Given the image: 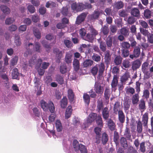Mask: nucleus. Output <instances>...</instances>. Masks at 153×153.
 I'll use <instances>...</instances> for the list:
<instances>
[{
  "label": "nucleus",
  "instance_id": "nucleus-59",
  "mask_svg": "<svg viewBox=\"0 0 153 153\" xmlns=\"http://www.w3.org/2000/svg\"><path fill=\"white\" fill-rule=\"evenodd\" d=\"M128 74L126 73H125L121 77L120 81L121 83H125L128 79Z\"/></svg>",
  "mask_w": 153,
  "mask_h": 153
},
{
  "label": "nucleus",
  "instance_id": "nucleus-46",
  "mask_svg": "<svg viewBox=\"0 0 153 153\" xmlns=\"http://www.w3.org/2000/svg\"><path fill=\"white\" fill-rule=\"evenodd\" d=\"M123 6L124 4L121 1H117L114 4V7L115 8L118 9H121L123 7Z\"/></svg>",
  "mask_w": 153,
  "mask_h": 153
},
{
  "label": "nucleus",
  "instance_id": "nucleus-5",
  "mask_svg": "<svg viewBox=\"0 0 153 153\" xmlns=\"http://www.w3.org/2000/svg\"><path fill=\"white\" fill-rule=\"evenodd\" d=\"M118 76L117 75H114L111 81V85L112 89L116 90V87L118 84Z\"/></svg>",
  "mask_w": 153,
  "mask_h": 153
},
{
  "label": "nucleus",
  "instance_id": "nucleus-55",
  "mask_svg": "<svg viewBox=\"0 0 153 153\" xmlns=\"http://www.w3.org/2000/svg\"><path fill=\"white\" fill-rule=\"evenodd\" d=\"M60 72L64 74H65L67 71V67L66 65H61L60 67Z\"/></svg>",
  "mask_w": 153,
  "mask_h": 153
},
{
  "label": "nucleus",
  "instance_id": "nucleus-18",
  "mask_svg": "<svg viewBox=\"0 0 153 153\" xmlns=\"http://www.w3.org/2000/svg\"><path fill=\"white\" fill-rule=\"evenodd\" d=\"M72 106L71 105L68 106L67 108L65 113V117L66 119H68L71 117L72 111Z\"/></svg>",
  "mask_w": 153,
  "mask_h": 153
},
{
  "label": "nucleus",
  "instance_id": "nucleus-16",
  "mask_svg": "<svg viewBox=\"0 0 153 153\" xmlns=\"http://www.w3.org/2000/svg\"><path fill=\"white\" fill-rule=\"evenodd\" d=\"M120 140V136L118 133L116 131H115L114 134L113 141L116 144V146L119 145Z\"/></svg>",
  "mask_w": 153,
  "mask_h": 153
},
{
  "label": "nucleus",
  "instance_id": "nucleus-4",
  "mask_svg": "<svg viewBox=\"0 0 153 153\" xmlns=\"http://www.w3.org/2000/svg\"><path fill=\"white\" fill-rule=\"evenodd\" d=\"M88 14L87 12H83L78 16L76 19V24L79 25L84 21Z\"/></svg>",
  "mask_w": 153,
  "mask_h": 153
},
{
  "label": "nucleus",
  "instance_id": "nucleus-60",
  "mask_svg": "<svg viewBox=\"0 0 153 153\" xmlns=\"http://www.w3.org/2000/svg\"><path fill=\"white\" fill-rule=\"evenodd\" d=\"M140 32L145 36H148L150 33L149 32L148 30H146V29L140 28Z\"/></svg>",
  "mask_w": 153,
  "mask_h": 153
},
{
  "label": "nucleus",
  "instance_id": "nucleus-51",
  "mask_svg": "<svg viewBox=\"0 0 153 153\" xmlns=\"http://www.w3.org/2000/svg\"><path fill=\"white\" fill-rule=\"evenodd\" d=\"M121 51V55L123 57H127L129 55V50H122Z\"/></svg>",
  "mask_w": 153,
  "mask_h": 153
},
{
  "label": "nucleus",
  "instance_id": "nucleus-13",
  "mask_svg": "<svg viewBox=\"0 0 153 153\" xmlns=\"http://www.w3.org/2000/svg\"><path fill=\"white\" fill-rule=\"evenodd\" d=\"M97 116V114L94 113H91L87 119V123H91L95 120Z\"/></svg>",
  "mask_w": 153,
  "mask_h": 153
},
{
  "label": "nucleus",
  "instance_id": "nucleus-56",
  "mask_svg": "<svg viewBox=\"0 0 153 153\" xmlns=\"http://www.w3.org/2000/svg\"><path fill=\"white\" fill-rule=\"evenodd\" d=\"M100 14V12L98 11H94V13L91 15V19H97Z\"/></svg>",
  "mask_w": 153,
  "mask_h": 153
},
{
  "label": "nucleus",
  "instance_id": "nucleus-57",
  "mask_svg": "<svg viewBox=\"0 0 153 153\" xmlns=\"http://www.w3.org/2000/svg\"><path fill=\"white\" fill-rule=\"evenodd\" d=\"M98 71V68L97 65H95L93 67L91 70V73L94 76H96Z\"/></svg>",
  "mask_w": 153,
  "mask_h": 153
},
{
  "label": "nucleus",
  "instance_id": "nucleus-1",
  "mask_svg": "<svg viewBox=\"0 0 153 153\" xmlns=\"http://www.w3.org/2000/svg\"><path fill=\"white\" fill-rule=\"evenodd\" d=\"M71 7L72 10L76 12L81 11L85 9H90L92 7L91 4L89 3H86L84 4L82 3H77L76 2L72 3Z\"/></svg>",
  "mask_w": 153,
  "mask_h": 153
},
{
  "label": "nucleus",
  "instance_id": "nucleus-53",
  "mask_svg": "<svg viewBox=\"0 0 153 153\" xmlns=\"http://www.w3.org/2000/svg\"><path fill=\"white\" fill-rule=\"evenodd\" d=\"M92 59L95 62H98L100 61L101 57L99 55L94 53L92 56Z\"/></svg>",
  "mask_w": 153,
  "mask_h": 153
},
{
  "label": "nucleus",
  "instance_id": "nucleus-52",
  "mask_svg": "<svg viewBox=\"0 0 153 153\" xmlns=\"http://www.w3.org/2000/svg\"><path fill=\"white\" fill-rule=\"evenodd\" d=\"M15 43L17 46H20L21 44L20 38L19 36L16 35L15 38Z\"/></svg>",
  "mask_w": 153,
  "mask_h": 153
},
{
  "label": "nucleus",
  "instance_id": "nucleus-27",
  "mask_svg": "<svg viewBox=\"0 0 153 153\" xmlns=\"http://www.w3.org/2000/svg\"><path fill=\"white\" fill-rule=\"evenodd\" d=\"M118 114V119L121 123H123L125 122V117L124 113L123 111L117 113Z\"/></svg>",
  "mask_w": 153,
  "mask_h": 153
},
{
  "label": "nucleus",
  "instance_id": "nucleus-6",
  "mask_svg": "<svg viewBox=\"0 0 153 153\" xmlns=\"http://www.w3.org/2000/svg\"><path fill=\"white\" fill-rule=\"evenodd\" d=\"M123 107L121 105L120 103L119 102H117L114 104V113L117 114V113L123 111Z\"/></svg>",
  "mask_w": 153,
  "mask_h": 153
},
{
  "label": "nucleus",
  "instance_id": "nucleus-54",
  "mask_svg": "<svg viewBox=\"0 0 153 153\" xmlns=\"http://www.w3.org/2000/svg\"><path fill=\"white\" fill-rule=\"evenodd\" d=\"M100 48L102 51L105 52L106 50V43L104 42H101L100 44Z\"/></svg>",
  "mask_w": 153,
  "mask_h": 153
},
{
  "label": "nucleus",
  "instance_id": "nucleus-40",
  "mask_svg": "<svg viewBox=\"0 0 153 153\" xmlns=\"http://www.w3.org/2000/svg\"><path fill=\"white\" fill-rule=\"evenodd\" d=\"M83 99L85 103L88 105L90 103V97L87 93H84L83 95Z\"/></svg>",
  "mask_w": 153,
  "mask_h": 153
},
{
  "label": "nucleus",
  "instance_id": "nucleus-32",
  "mask_svg": "<svg viewBox=\"0 0 153 153\" xmlns=\"http://www.w3.org/2000/svg\"><path fill=\"white\" fill-rule=\"evenodd\" d=\"M139 94H135L132 97V102L133 105L137 104L139 101Z\"/></svg>",
  "mask_w": 153,
  "mask_h": 153
},
{
  "label": "nucleus",
  "instance_id": "nucleus-14",
  "mask_svg": "<svg viewBox=\"0 0 153 153\" xmlns=\"http://www.w3.org/2000/svg\"><path fill=\"white\" fill-rule=\"evenodd\" d=\"M141 62L139 59H137L132 62V68L134 71L136 70L140 66Z\"/></svg>",
  "mask_w": 153,
  "mask_h": 153
},
{
  "label": "nucleus",
  "instance_id": "nucleus-58",
  "mask_svg": "<svg viewBox=\"0 0 153 153\" xmlns=\"http://www.w3.org/2000/svg\"><path fill=\"white\" fill-rule=\"evenodd\" d=\"M68 13V8L67 7H63L62 8L61 13L64 16H66Z\"/></svg>",
  "mask_w": 153,
  "mask_h": 153
},
{
  "label": "nucleus",
  "instance_id": "nucleus-21",
  "mask_svg": "<svg viewBox=\"0 0 153 153\" xmlns=\"http://www.w3.org/2000/svg\"><path fill=\"white\" fill-rule=\"evenodd\" d=\"M104 59L106 64H108L109 63L111 60V55L109 51H107L105 52Z\"/></svg>",
  "mask_w": 153,
  "mask_h": 153
},
{
  "label": "nucleus",
  "instance_id": "nucleus-35",
  "mask_svg": "<svg viewBox=\"0 0 153 153\" xmlns=\"http://www.w3.org/2000/svg\"><path fill=\"white\" fill-rule=\"evenodd\" d=\"M101 32L103 33L104 35L107 36L108 34L109 29L108 25L104 26L101 29Z\"/></svg>",
  "mask_w": 153,
  "mask_h": 153
},
{
  "label": "nucleus",
  "instance_id": "nucleus-42",
  "mask_svg": "<svg viewBox=\"0 0 153 153\" xmlns=\"http://www.w3.org/2000/svg\"><path fill=\"white\" fill-rule=\"evenodd\" d=\"M124 136L127 138L128 140H130L131 137L130 131L128 128H126L124 133Z\"/></svg>",
  "mask_w": 153,
  "mask_h": 153
},
{
  "label": "nucleus",
  "instance_id": "nucleus-22",
  "mask_svg": "<svg viewBox=\"0 0 153 153\" xmlns=\"http://www.w3.org/2000/svg\"><path fill=\"white\" fill-rule=\"evenodd\" d=\"M123 59L122 57L120 56H116L114 59V63L116 65H120L121 64Z\"/></svg>",
  "mask_w": 153,
  "mask_h": 153
},
{
  "label": "nucleus",
  "instance_id": "nucleus-19",
  "mask_svg": "<svg viewBox=\"0 0 153 153\" xmlns=\"http://www.w3.org/2000/svg\"><path fill=\"white\" fill-rule=\"evenodd\" d=\"M96 123L97 125L101 128L103 127V121L101 116L100 115H97L96 119Z\"/></svg>",
  "mask_w": 153,
  "mask_h": 153
},
{
  "label": "nucleus",
  "instance_id": "nucleus-9",
  "mask_svg": "<svg viewBox=\"0 0 153 153\" xmlns=\"http://www.w3.org/2000/svg\"><path fill=\"white\" fill-rule=\"evenodd\" d=\"M102 115L105 120L108 119L109 116V110L107 107L104 108L102 110Z\"/></svg>",
  "mask_w": 153,
  "mask_h": 153
},
{
  "label": "nucleus",
  "instance_id": "nucleus-17",
  "mask_svg": "<svg viewBox=\"0 0 153 153\" xmlns=\"http://www.w3.org/2000/svg\"><path fill=\"white\" fill-rule=\"evenodd\" d=\"M131 14L134 17H139L140 16V11L139 10L135 7L132 9L131 12Z\"/></svg>",
  "mask_w": 153,
  "mask_h": 153
},
{
  "label": "nucleus",
  "instance_id": "nucleus-61",
  "mask_svg": "<svg viewBox=\"0 0 153 153\" xmlns=\"http://www.w3.org/2000/svg\"><path fill=\"white\" fill-rule=\"evenodd\" d=\"M139 23L140 25L143 28H148L149 27V26L146 22L143 20H140Z\"/></svg>",
  "mask_w": 153,
  "mask_h": 153
},
{
  "label": "nucleus",
  "instance_id": "nucleus-64",
  "mask_svg": "<svg viewBox=\"0 0 153 153\" xmlns=\"http://www.w3.org/2000/svg\"><path fill=\"white\" fill-rule=\"evenodd\" d=\"M18 59V56H15L12 59L11 61L10 64L12 66L16 65L17 63Z\"/></svg>",
  "mask_w": 153,
  "mask_h": 153
},
{
  "label": "nucleus",
  "instance_id": "nucleus-12",
  "mask_svg": "<svg viewBox=\"0 0 153 153\" xmlns=\"http://www.w3.org/2000/svg\"><path fill=\"white\" fill-rule=\"evenodd\" d=\"M33 44L32 43H29L26 47V51L24 54V56L25 57H27L28 56L31 55L32 53V49L30 48V46H32Z\"/></svg>",
  "mask_w": 153,
  "mask_h": 153
},
{
  "label": "nucleus",
  "instance_id": "nucleus-29",
  "mask_svg": "<svg viewBox=\"0 0 153 153\" xmlns=\"http://www.w3.org/2000/svg\"><path fill=\"white\" fill-rule=\"evenodd\" d=\"M121 146L124 148V149H126L128 145L127 143L126 140L125 138L124 137H121L120 140Z\"/></svg>",
  "mask_w": 153,
  "mask_h": 153
},
{
  "label": "nucleus",
  "instance_id": "nucleus-37",
  "mask_svg": "<svg viewBox=\"0 0 153 153\" xmlns=\"http://www.w3.org/2000/svg\"><path fill=\"white\" fill-rule=\"evenodd\" d=\"M110 95V89L106 88L105 90L104 93V97L105 100L108 101Z\"/></svg>",
  "mask_w": 153,
  "mask_h": 153
},
{
  "label": "nucleus",
  "instance_id": "nucleus-44",
  "mask_svg": "<svg viewBox=\"0 0 153 153\" xmlns=\"http://www.w3.org/2000/svg\"><path fill=\"white\" fill-rule=\"evenodd\" d=\"M108 140V137L107 134L105 133H103L102 136V144L103 145H105L106 144Z\"/></svg>",
  "mask_w": 153,
  "mask_h": 153
},
{
  "label": "nucleus",
  "instance_id": "nucleus-41",
  "mask_svg": "<svg viewBox=\"0 0 153 153\" xmlns=\"http://www.w3.org/2000/svg\"><path fill=\"white\" fill-rule=\"evenodd\" d=\"M140 47L136 46L134 48L133 51V53L136 57H138L140 53Z\"/></svg>",
  "mask_w": 153,
  "mask_h": 153
},
{
  "label": "nucleus",
  "instance_id": "nucleus-7",
  "mask_svg": "<svg viewBox=\"0 0 153 153\" xmlns=\"http://www.w3.org/2000/svg\"><path fill=\"white\" fill-rule=\"evenodd\" d=\"M148 119L149 113L146 112L143 115L142 117V123L144 127H147Z\"/></svg>",
  "mask_w": 153,
  "mask_h": 153
},
{
  "label": "nucleus",
  "instance_id": "nucleus-3",
  "mask_svg": "<svg viewBox=\"0 0 153 153\" xmlns=\"http://www.w3.org/2000/svg\"><path fill=\"white\" fill-rule=\"evenodd\" d=\"M96 93L102 94L104 91L103 87L101 85V83L98 82H96L94 85V89Z\"/></svg>",
  "mask_w": 153,
  "mask_h": 153
},
{
  "label": "nucleus",
  "instance_id": "nucleus-8",
  "mask_svg": "<svg viewBox=\"0 0 153 153\" xmlns=\"http://www.w3.org/2000/svg\"><path fill=\"white\" fill-rule=\"evenodd\" d=\"M72 54L70 51L66 52L65 58V62L68 64H71L72 61Z\"/></svg>",
  "mask_w": 153,
  "mask_h": 153
},
{
  "label": "nucleus",
  "instance_id": "nucleus-30",
  "mask_svg": "<svg viewBox=\"0 0 153 153\" xmlns=\"http://www.w3.org/2000/svg\"><path fill=\"white\" fill-rule=\"evenodd\" d=\"M121 34L126 37L128 36L129 35V30L126 27L122 28L120 30Z\"/></svg>",
  "mask_w": 153,
  "mask_h": 153
},
{
  "label": "nucleus",
  "instance_id": "nucleus-15",
  "mask_svg": "<svg viewBox=\"0 0 153 153\" xmlns=\"http://www.w3.org/2000/svg\"><path fill=\"white\" fill-rule=\"evenodd\" d=\"M107 124L109 128L111 131H113L115 130L116 125L112 119H108L107 121Z\"/></svg>",
  "mask_w": 153,
  "mask_h": 153
},
{
  "label": "nucleus",
  "instance_id": "nucleus-47",
  "mask_svg": "<svg viewBox=\"0 0 153 153\" xmlns=\"http://www.w3.org/2000/svg\"><path fill=\"white\" fill-rule=\"evenodd\" d=\"M79 33L81 38L83 39L86 35V30L84 28H82L79 30Z\"/></svg>",
  "mask_w": 153,
  "mask_h": 153
},
{
  "label": "nucleus",
  "instance_id": "nucleus-45",
  "mask_svg": "<svg viewBox=\"0 0 153 153\" xmlns=\"http://www.w3.org/2000/svg\"><path fill=\"white\" fill-rule=\"evenodd\" d=\"M97 108L98 111L100 112L102 109V110L103 105L102 100H98L97 102Z\"/></svg>",
  "mask_w": 153,
  "mask_h": 153
},
{
  "label": "nucleus",
  "instance_id": "nucleus-20",
  "mask_svg": "<svg viewBox=\"0 0 153 153\" xmlns=\"http://www.w3.org/2000/svg\"><path fill=\"white\" fill-rule=\"evenodd\" d=\"M40 104L42 108L44 111H47L48 110L49 103H47L44 100H42L40 101Z\"/></svg>",
  "mask_w": 153,
  "mask_h": 153
},
{
  "label": "nucleus",
  "instance_id": "nucleus-25",
  "mask_svg": "<svg viewBox=\"0 0 153 153\" xmlns=\"http://www.w3.org/2000/svg\"><path fill=\"white\" fill-rule=\"evenodd\" d=\"M68 104V100L66 97H63L60 101V105L62 108H65Z\"/></svg>",
  "mask_w": 153,
  "mask_h": 153
},
{
  "label": "nucleus",
  "instance_id": "nucleus-24",
  "mask_svg": "<svg viewBox=\"0 0 153 153\" xmlns=\"http://www.w3.org/2000/svg\"><path fill=\"white\" fill-rule=\"evenodd\" d=\"M19 73L18 72V69L16 68H14L12 73V78L19 80Z\"/></svg>",
  "mask_w": 153,
  "mask_h": 153
},
{
  "label": "nucleus",
  "instance_id": "nucleus-28",
  "mask_svg": "<svg viewBox=\"0 0 153 153\" xmlns=\"http://www.w3.org/2000/svg\"><path fill=\"white\" fill-rule=\"evenodd\" d=\"M94 62L89 59H86L83 63V66L84 68H87L90 67L93 64Z\"/></svg>",
  "mask_w": 153,
  "mask_h": 153
},
{
  "label": "nucleus",
  "instance_id": "nucleus-23",
  "mask_svg": "<svg viewBox=\"0 0 153 153\" xmlns=\"http://www.w3.org/2000/svg\"><path fill=\"white\" fill-rule=\"evenodd\" d=\"M33 45V50L37 53H40L41 51V46L38 42H36Z\"/></svg>",
  "mask_w": 153,
  "mask_h": 153
},
{
  "label": "nucleus",
  "instance_id": "nucleus-39",
  "mask_svg": "<svg viewBox=\"0 0 153 153\" xmlns=\"http://www.w3.org/2000/svg\"><path fill=\"white\" fill-rule=\"evenodd\" d=\"M151 11L148 9H146L144 11V16L146 19H149L151 18Z\"/></svg>",
  "mask_w": 153,
  "mask_h": 153
},
{
  "label": "nucleus",
  "instance_id": "nucleus-11",
  "mask_svg": "<svg viewBox=\"0 0 153 153\" xmlns=\"http://www.w3.org/2000/svg\"><path fill=\"white\" fill-rule=\"evenodd\" d=\"M68 97L70 102H73L75 98V95L72 90L69 89L68 91Z\"/></svg>",
  "mask_w": 153,
  "mask_h": 153
},
{
  "label": "nucleus",
  "instance_id": "nucleus-10",
  "mask_svg": "<svg viewBox=\"0 0 153 153\" xmlns=\"http://www.w3.org/2000/svg\"><path fill=\"white\" fill-rule=\"evenodd\" d=\"M73 65L75 71H77L80 69V63L79 60L74 58L73 62Z\"/></svg>",
  "mask_w": 153,
  "mask_h": 153
},
{
  "label": "nucleus",
  "instance_id": "nucleus-26",
  "mask_svg": "<svg viewBox=\"0 0 153 153\" xmlns=\"http://www.w3.org/2000/svg\"><path fill=\"white\" fill-rule=\"evenodd\" d=\"M55 126L58 132H60L62 131L63 128L60 120H57L56 121Z\"/></svg>",
  "mask_w": 153,
  "mask_h": 153
},
{
  "label": "nucleus",
  "instance_id": "nucleus-34",
  "mask_svg": "<svg viewBox=\"0 0 153 153\" xmlns=\"http://www.w3.org/2000/svg\"><path fill=\"white\" fill-rule=\"evenodd\" d=\"M55 81H56L58 84L60 85H62L64 83L63 77L59 75H57L55 77Z\"/></svg>",
  "mask_w": 153,
  "mask_h": 153
},
{
  "label": "nucleus",
  "instance_id": "nucleus-31",
  "mask_svg": "<svg viewBox=\"0 0 153 153\" xmlns=\"http://www.w3.org/2000/svg\"><path fill=\"white\" fill-rule=\"evenodd\" d=\"M142 124L140 120L137 122V131L139 133L142 132L143 130Z\"/></svg>",
  "mask_w": 153,
  "mask_h": 153
},
{
  "label": "nucleus",
  "instance_id": "nucleus-48",
  "mask_svg": "<svg viewBox=\"0 0 153 153\" xmlns=\"http://www.w3.org/2000/svg\"><path fill=\"white\" fill-rule=\"evenodd\" d=\"M80 144H79V142L77 140H75L73 141V146L76 151H78L79 147H80Z\"/></svg>",
  "mask_w": 153,
  "mask_h": 153
},
{
  "label": "nucleus",
  "instance_id": "nucleus-2",
  "mask_svg": "<svg viewBox=\"0 0 153 153\" xmlns=\"http://www.w3.org/2000/svg\"><path fill=\"white\" fill-rule=\"evenodd\" d=\"M53 53L55 55V59L56 62L59 63L60 60L63 57L64 52L60 50L58 48H55L53 49Z\"/></svg>",
  "mask_w": 153,
  "mask_h": 153
},
{
  "label": "nucleus",
  "instance_id": "nucleus-38",
  "mask_svg": "<svg viewBox=\"0 0 153 153\" xmlns=\"http://www.w3.org/2000/svg\"><path fill=\"white\" fill-rule=\"evenodd\" d=\"M0 8L4 13L7 14L10 13V10L7 6L4 5H1L0 6Z\"/></svg>",
  "mask_w": 153,
  "mask_h": 153
},
{
  "label": "nucleus",
  "instance_id": "nucleus-62",
  "mask_svg": "<svg viewBox=\"0 0 153 153\" xmlns=\"http://www.w3.org/2000/svg\"><path fill=\"white\" fill-rule=\"evenodd\" d=\"M136 20L135 18L133 16H129L127 21V22L128 24L132 25L134 23Z\"/></svg>",
  "mask_w": 153,
  "mask_h": 153
},
{
  "label": "nucleus",
  "instance_id": "nucleus-50",
  "mask_svg": "<svg viewBox=\"0 0 153 153\" xmlns=\"http://www.w3.org/2000/svg\"><path fill=\"white\" fill-rule=\"evenodd\" d=\"M112 37L108 36L106 39V44L108 47H111L112 45Z\"/></svg>",
  "mask_w": 153,
  "mask_h": 153
},
{
  "label": "nucleus",
  "instance_id": "nucleus-49",
  "mask_svg": "<svg viewBox=\"0 0 153 153\" xmlns=\"http://www.w3.org/2000/svg\"><path fill=\"white\" fill-rule=\"evenodd\" d=\"M151 125V129H149L148 132L150 134L151 137H153V117L152 116L150 119Z\"/></svg>",
  "mask_w": 153,
  "mask_h": 153
},
{
  "label": "nucleus",
  "instance_id": "nucleus-63",
  "mask_svg": "<svg viewBox=\"0 0 153 153\" xmlns=\"http://www.w3.org/2000/svg\"><path fill=\"white\" fill-rule=\"evenodd\" d=\"M81 153H87V150L85 146L82 144L80 145L79 149Z\"/></svg>",
  "mask_w": 153,
  "mask_h": 153
},
{
  "label": "nucleus",
  "instance_id": "nucleus-33",
  "mask_svg": "<svg viewBox=\"0 0 153 153\" xmlns=\"http://www.w3.org/2000/svg\"><path fill=\"white\" fill-rule=\"evenodd\" d=\"M94 38V36L91 33H88L86 34L83 39L90 42H92Z\"/></svg>",
  "mask_w": 153,
  "mask_h": 153
},
{
  "label": "nucleus",
  "instance_id": "nucleus-36",
  "mask_svg": "<svg viewBox=\"0 0 153 153\" xmlns=\"http://www.w3.org/2000/svg\"><path fill=\"white\" fill-rule=\"evenodd\" d=\"M121 45L122 47V50H129L130 47V44L128 42H122Z\"/></svg>",
  "mask_w": 153,
  "mask_h": 153
},
{
  "label": "nucleus",
  "instance_id": "nucleus-43",
  "mask_svg": "<svg viewBox=\"0 0 153 153\" xmlns=\"http://www.w3.org/2000/svg\"><path fill=\"white\" fill-rule=\"evenodd\" d=\"M139 108L140 109L145 110L146 109L145 102L143 99H141L140 100V102L139 105Z\"/></svg>",
  "mask_w": 153,
  "mask_h": 153
}]
</instances>
